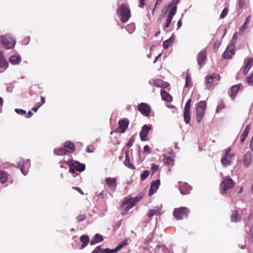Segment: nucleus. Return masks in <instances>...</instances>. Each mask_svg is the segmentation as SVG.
I'll return each mask as SVG.
<instances>
[{
  "label": "nucleus",
  "instance_id": "obj_13",
  "mask_svg": "<svg viewBox=\"0 0 253 253\" xmlns=\"http://www.w3.org/2000/svg\"><path fill=\"white\" fill-rule=\"evenodd\" d=\"M252 153L249 151L245 153L244 156L243 164L244 167L245 168H249L250 167L252 163Z\"/></svg>",
  "mask_w": 253,
  "mask_h": 253
},
{
  "label": "nucleus",
  "instance_id": "obj_53",
  "mask_svg": "<svg viewBox=\"0 0 253 253\" xmlns=\"http://www.w3.org/2000/svg\"><path fill=\"white\" fill-rule=\"evenodd\" d=\"M133 142H134V139L131 137L129 141L127 142V144H126V146L128 147H130L132 146L133 144Z\"/></svg>",
  "mask_w": 253,
  "mask_h": 253
},
{
  "label": "nucleus",
  "instance_id": "obj_37",
  "mask_svg": "<svg viewBox=\"0 0 253 253\" xmlns=\"http://www.w3.org/2000/svg\"><path fill=\"white\" fill-rule=\"evenodd\" d=\"M250 126L249 125L246 126L245 130L241 136V143H243L249 134Z\"/></svg>",
  "mask_w": 253,
  "mask_h": 253
},
{
  "label": "nucleus",
  "instance_id": "obj_64",
  "mask_svg": "<svg viewBox=\"0 0 253 253\" xmlns=\"http://www.w3.org/2000/svg\"><path fill=\"white\" fill-rule=\"evenodd\" d=\"M45 98L44 97L42 96L41 97V102H42V104H43L44 103H45Z\"/></svg>",
  "mask_w": 253,
  "mask_h": 253
},
{
  "label": "nucleus",
  "instance_id": "obj_62",
  "mask_svg": "<svg viewBox=\"0 0 253 253\" xmlns=\"http://www.w3.org/2000/svg\"><path fill=\"white\" fill-rule=\"evenodd\" d=\"M177 29H179L182 25V21L179 20L177 22Z\"/></svg>",
  "mask_w": 253,
  "mask_h": 253
},
{
  "label": "nucleus",
  "instance_id": "obj_16",
  "mask_svg": "<svg viewBox=\"0 0 253 253\" xmlns=\"http://www.w3.org/2000/svg\"><path fill=\"white\" fill-rule=\"evenodd\" d=\"M135 205V201L133 198H131L128 199H126L123 202L122 204V208L124 209L125 211L126 212L133 207Z\"/></svg>",
  "mask_w": 253,
  "mask_h": 253
},
{
  "label": "nucleus",
  "instance_id": "obj_7",
  "mask_svg": "<svg viewBox=\"0 0 253 253\" xmlns=\"http://www.w3.org/2000/svg\"><path fill=\"white\" fill-rule=\"evenodd\" d=\"M234 185L233 180L230 178L226 177L220 184L221 193L222 194L225 193L228 190L232 188Z\"/></svg>",
  "mask_w": 253,
  "mask_h": 253
},
{
  "label": "nucleus",
  "instance_id": "obj_47",
  "mask_svg": "<svg viewBox=\"0 0 253 253\" xmlns=\"http://www.w3.org/2000/svg\"><path fill=\"white\" fill-rule=\"evenodd\" d=\"M247 82L250 85H253V73L250 77L247 78Z\"/></svg>",
  "mask_w": 253,
  "mask_h": 253
},
{
  "label": "nucleus",
  "instance_id": "obj_19",
  "mask_svg": "<svg viewBox=\"0 0 253 253\" xmlns=\"http://www.w3.org/2000/svg\"><path fill=\"white\" fill-rule=\"evenodd\" d=\"M151 129V126L145 125L143 126L142 129L140 132V139L142 141H146L148 133Z\"/></svg>",
  "mask_w": 253,
  "mask_h": 253
},
{
  "label": "nucleus",
  "instance_id": "obj_61",
  "mask_svg": "<svg viewBox=\"0 0 253 253\" xmlns=\"http://www.w3.org/2000/svg\"><path fill=\"white\" fill-rule=\"evenodd\" d=\"M33 114L31 111H29L27 115H25L26 117L29 118L33 116Z\"/></svg>",
  "mask_w": 253,
  "mask_h": 253
},
{
  "label": "nucleus",
  "instance_id": "obj_14",
  "mask_svg": "<svg viewBox=\"0 0 253 253\" xmlns=\"http://www.w3.org/2000/svg\"><path fill=\"white\" fill-rule=\"evenodd\" d=\"M138 110L143 115L146 117L149 116L150 108L147 104L144 103L139 104L138 106Z\"/></svg>",
  "mask_w": 253,
  "mask_h": 253
},
{
  "label": "nucleus",
  "instance_id": "obj_26",
  "mask_svg": "<svg viewBox=\"0 0 253 253\" xmlns=\"http://www.w3.org/2000/svg\"><path fill=\"white\" fill-rule=\"evenodd\" d=\"M103 240V238L102 235L96 234L92 238L90 241V244L94 245L97 243L102 242Z\"/></svg>",
  "mask_w": 253,
  "mask_h": 253
},
{
  "label": "nucleus",
  "instance_id": "obj_45",
  "mask_svg": "<svg viewBox=\"0 0 253 253\" xmlns=\"http://www.w3.org/2000/svg\"><path fill=\"white\" fill-rule=\"evenodd\" d=\"M224 108V105L223 103H221L219 104L216 108V113H218L221 110H222Z\"/></svg>",
  "mask_w": 253,
  "mask_h": 253
},
{
  "label": "nucleus",
  "instance_id": "obj_4",
  "mask_svg": "<svg viewBox=\"0 0 253 253\" xmlns=\"http://www.w3.org/2000/svg\"><path fill=\"white\" fill-rule=\"evenodd\" d=\"M0 42L6 49L13 48L16 43L15 41L9 35H5L0 37Z\"/></svg>",
  "mask_w": 253,
  "mask_h": 253
},
{
  "label": "nucleus",
  "instance_id": "obj_50",
  "mask_svg": "<svg viewBox=\"0 0 253 253\" xmlns=\"http://www.w3.org/2000/svg\"><path fill=\"white\" fill-rule=\"evenodd\" d=\"M246 4V2L245 0H238V5L239 8L241 9L243 8Z\"/></svg>",
  "mask_w": 253,
  "mask_h": 253
},
{
  "label": "nucleus",
  "instance_id": "obj_24",
  "mask_svg": "<svg viewBox=\"0 0 253 253\" xmlns=\"http://www.w3.org/2000/svg\"><path fill=\"white\" fill-rule=\"evenodd\" d=\"M251 19V15H249L246 19V21L244 22L243 25L239 28V34H242L244 31L248 28V25L250 23Z\"/></svg>",
  "mask_w": 253,
  "mask_h": 253
},
{
  "label": "nucleus",
  "instance_id": "obj_46",
  "mask_svg": "<svg viewBox=\"0 0 253 253\" xmlns=\"http://www.w3.org/2000/svg\"><path fill=\"white\" fill-rule=\"evenodd\" d=\"M158 212V210H151L149 211V213H148V216L149 217H152L153 215L157 214V213Z\"/></svg>",
  "mask_w": 253,
  "mask_h": 253
},
{
  "label": "nucleus",
  "instance_id": "obj_29",
  "mask_svg": "<svg viewBox=\"0 0 253 253\" xmlns=\"http://www.w3.org/2000/svg\"><path fill=\"white\" fill-rule=\"evenodd\" d=\"M154 85L157 87L166 88L169 86V84L161 80H156L154 81Z\"/></svg>",
  "mask_w": 253,
  "mask_h": 253
},
{
  "label": "nucleus",
  "instance_id": "obj_27",
  "mask_svg": "<svg viewBox=\"0 0 253 253\" xmlns=\"http://www.w3.org/2000/svg\"><path fill=\"white\" fill-rule=\"evenodd\" d=\"M9 62L12 65H18L21 61V58L19 55H13L9 59Z\"/></svg>",
  "mask_w": 253,
  "mask_h": 253
},
{
  "label": "nucleus",
  "instance_id": "obj_55",
  "mask_svg": "<svg viewBox=\"0 0 253 253\" xmlns=\"http://www.w3.org/2000/svg\"><path fill=\"white\" fill-rule=\"evenodd\" d=\"M158 169H159V167L158 165H154V164L152 165L151 169L153 172H155V171H157Z\"/></svg>",
  "mask_w": 253,
  "mask_h": 253
},
{
  "label": "nucleus",
  "instance_id": "obj_35",
  "mask_svg": "<svg viewBox=\"0 0 253 253\" xmlns=\"http://www.w3.org/2000/svg\"><path fill=\"white\" fill-rule=\"evenodd\" d=\"M241 219V216L238 214V211L236 210H234L231 215V221L233 222H236L240 221Z\"/></svg>",
  "mask_w": 253,
  "mask_h": 253
},
{
  "label": "nucleus",
  "instance_id": "obj_39",
  "mask_svg": "<svg viewBox=\"0 0 253 253\" xmlns=\"http://www.w3.org/2000/svg\"><path fill=\"white\" fill-rule=\"evenodd\" d=\"M192 85V81L191 77L188 73H186V76L185 78V86L187 88H190Z\"/></svg>",
  "mask_w": 253,
  "mask_h": 253
},
{
  "label": "nucleus",
  "instance_id": "obj_28",
  "mask_svg": "<svg viewBox=\"0 0 253 253\" xmlns=\"http://www.w3.org/2000/svg\"><path fill=\"white\" fill-rule=\"evenodd\" d=\"M80 241L83 243L80 247V249H83L88 245L89 241V238L87 235H82L80 237Z\"/></svg>",
  "mask_w": 253,
  "mask_h": 253
},
{
  "label": "nucleus",
  "instance_id": "obj_17",
  "mask_svg": "<svg viewBox=\"0 0 253 253\" xmlns=\"http://www.w3.org/2000/svg\"><path fill=\"white\" fill-rule=\"evenodd\" d=\"M253 65V58H249L245 59L244 67L243 69L244 75L247 74Z\"/></svg>",
  "mask_w": 253,
  "mask_h": 253
},
{
  "label": "nucleus",
  "instance_id": "obj_38",
  "mask_svg": "<svg viewBox=\"0 0 253 253\" xmlns=\"http://www.w3.org/2000/svg\"><path fill=\"white\" fill-rule=\"evenodd\" d=\"M8 174L6 172L0 170V182L3 184L7 180Z\"/></svg>",
  "mask_w": 253,
  "mask_h": 253
},
{
  "label": "nucleus",
  "instance_id": "obj_33",
  "mask_svg": "<svg viewBox=\"0 0 253 253\" xmlns=\"http://www.w3.org/2000/svg\"><path fill=\"white\" fill-rule=\"evenodd\" d=\"M54 153L55 154L58 156L62 155H67V154L69 153V151L68 150V149H66L64 146H63L59 149H55L54 151Z\"/></svg>",
  "mask_w": 253,
  "mask_h": 253
},
{
  "label": "nucleus",
  "instance_id": "obj_21",
  "mask_svg": "<svg viewBox=\"0 0 253 253\" xmlns=\"http://www.w3.org/2000/svg\"><path fill=\"white\" fill-rule=\"evenodd\" d=\"M8 66V63L5 58L2 51H0V69L5 70Z\"/></svg>",
  "mask_w": 253,
  "mask_h": 253
},
{
  "label": "nucleus",
  "instance_id": "obj_22",
  "mask_svg": "<svg viewBox=\"0 0 253 253\" xmlns=\"http://www.w3.org/2000/svg\"><path fill=\"white\" fill-rule=\"evenodd\" d=\"M206 58V52L205 50H202L199 54L197 61L200 66H202L205 62Z\"/></svg>",
  "mask_w": 253,
  "mask_h": 253
},
{
  "label": "nucleus",
  "instance_id": "obj_54",
  "mask_svg": "<svg viewBox=\"0 0 253 253\" xmlns=\"http://www.w3.org/2000/svg\"><path fill=\"white\" fill-rule=\"evenodd\" d=\"M106 251H107L106 253H115L118 252L116 248L114 249H109L107 248L106 249Z\"/></svg>",
  "mask_w": 253,
  "mask_h": 253
},
{
  "label": "nucleus",
  "instance_id": "obj_52",
  "mask_svg": "<svg viewBox=\"0 0 253 253\" xmlns=\"http://www.w3.org/2000/svg\"><path fill=\"white\" fill-rule=\"evenodd\" d=\"M106 195V194L104 191H102L101 192H100L99 193H98L97 192L96 193V195L97 196L101 197L102 198H104Z\"/></svg>",
  "mask_w": 253,
  "mask_h": 253
},
{
  "label": "nucleus",
  "instance_id": "obj_20",
  "mask_svg": "<svg viewBox=\"0 0 253 253\" xmlns=\"http://www.w3.org/2000/svg\"><path fill=\"white\" fill-rule=\"evenodd\" d=\"M160 184V181L159 179H157L156 180L152 182L149 191V195L151 196L156 192L159 187Z\"/></svg>",
  "mask_w": 253,
  "mask_h": 253
},
{
  "label": "nucleus",
  "instance_id": "obj_41",
  "mask_svg": "<svg viewBox=\"0 0 253 253\" xmlns=\"http://www.w3.org/2000/svg\"><path fill=\"white\" fill-rule=\"evenodd\" d=\"M106 249H103L100 246L96 247L92 252V253H106Z\"/></svg>",
  "mask_w": 253,
  "mask_h": 253
},
{
  "label": "nucleus",
  "instance_id": "obj_18",
  "mask_svg": "<svg viewBox=\"0 0 253 253\" xmlns=\"http://www.w3.org/2000/svg\"><path fill=\"white\" fill-rule=\"evenodd\" d=\"M179 189L181 194L186 195L190 193L191 187L187 183H179Z\"/></svg>",
  "mask_w": 253,
  "mask_h": 253
},
{
  "label": "nucleus",
  "instance_id": "obj_57",
  "mask_svg": "<svg viewBox=\"0 0 253 253\" xmlns=\"http://www.w3.org/2000/svg\"><path fill=\"white\" fill-rule=\"evenodd\" d=\"M162 1H163V0H156L155 7H154V9L153 10V12H152L153 14H154V9L156 8V6H157V5L160 4L162 2Z\"/></svg>",
  "mask_w": 253,
  "mask_h": 253
},
{
  "label": "nucleus",
  "instance_id": "obj_25",
  "mask_svg": "<svg viewBox=\"0 0 253 253\" xmlns=\"http://www.w3.org/2000/svg\"><path fill=\"white\" fill-rule=\"evenodd\" d=\"M161 95L162 99L165 101L171 102L172 100L171 95L164 89L161 90Z\"/></svg>",
  "mask_w": 253,
  "mask_h": 253
},
{
  "label": "nucleus",
  "instance_id": "obj_48",
  "mask_svg": "<svg viewBox=\"0 0 253 253\" xmlns=\"http://www.w3.org/2000/svg\"><path fill=\"white\" fill-rule=\"evenodd\" d=\"M238 38V33L235 32L232 37V39L230 42L235 44L236 43V41Z\"/></svg>",
  "mask_w": 253,
  "mask_h": 253
},
{
  "label": "nucleus",
  "instance_id": "obj_6",
  "mask_svg": "<svg viewBox=\"0 0 253 253\" xmlns=\"http://www.w3.org/2000/svg\"><path fill=\"white\" fill-rule=\"evenodd\" d=\"M206 109V103L205 101H200L196 108L197 117L196 119L198 123H200L205 114V111Z\"/></svg>",
  "mask_w": 253,
  "mask_h": 253
},
{
  "label": "nucleus",
  "instance_id": "obj_1",
  "mask_svg": "<svg viewBox=\"0 0 253 253\" xmlns=\"http://www.w3.org/2000/svg\"><path fill=\"white\" fill-rule=\"evenodd\" d=\"M179 0H172L167 6H165L162 10V14L161 18H162L165 16V14L168 13L166 23L164 26V30L168 28L171 22L174 15L175 14L177 10V4Z\"/></svg>",
  "mask_w": 253,
  "mask_h": 253
},
{
  "label": "nucleus",
  "instance_id": "obj_34",
  "mask_svg": "<svg viewBox=\"0 0 253 253\" xmlns=\"http://www.w3.org/2000/svg\"><path fill=\"white\" fill-rule=\"evenodd\" d=\"M174 40V36L172 35L170 38L166 41H165L163 43V47L165 49H168L171 46Z\"/></svg>",
  "mask_w": 253,
  "mask_h": 253
},
{
  "label": "nucleus",
  "instance_id": "obj_10",
  "mask_svg": "<svg viewBox=\"0 0 253 253\" xmlns=\"http://www.w3.org/2000/svg\"><path fill=\"white\" fill-rule=\"evenodd\" d=\"M17 165L20 168L21 172L24 175H26L28 172V169L30 167L29 160H27L24 162L22 159H20L17 162Z\"/></svg>",
  "mask_w": 253,
  "mask_h": 253
},
{
  "label": "nucleus",
  "instance_id": "obj_23",
  "mask_svg": "<svg viewBox=\"0 0 253 253\" xmlns=\"http://www.w3.org/2000/svg\"><path fill=\"white\" fill-rule=\"evenodd\" d=\"M116 178H112L111 177H107L105 179L106 183L109 187L110 188L115 190L116 187Z\"/></svg>",
  "mask_w": 253,
  "mask_h": 253
},
{
  "label": "nucleus",
  "instance_id": "obj_36",
  "mask_svg": "<svg viewBox=\"0 0 253 253\" xmlns=\"http://www.w3.org/2000/svg\"><path fill=\"white\" fill-rule=\"evenodd\" d=\"M72 157L71 156H69V159L66 161L65 160V162L68 164L70 166L69 171L73 174L76 173V169L73 166V163L72 162Z\"/></svg>",
  "mask_w": 253,
  "mask_h": 253
},
{
  "label": "nucleus",
  "instance_id": "obj_58",
  "mask_svg": "<svg viewBox=\"0 0 253 253\" xmlns=\"http://www.w3.org/2000/svg\"><path fill=\"white\" fill-rule=\"evenodd\" d=\"M145 0H139V6L141 8H143L145 4Z\"/></svg>",
  "mask_w": 253,
  "mask_h": 253
},
{
  "label": "nucleus",
  "instance_id": "obj_59",
  "mask_svg": "<svg viewBox=\"0 0 253 253\" xmlns=\"http://www.w3.org/2000/svg\"><path fill=\"white\" fill-rule=\"evenodd\" d=\"M124 246V245H123V244H120L118 245V246L116 248L117 251L121 249Z\"/></svg>",
  "mask_w": 253,
  "mask_h": 253
},
{
  "label": "nucleus",
  "instance_id": "obj_11",
  "mask_svg": "<svg viewBox=\"0 0 253 253\" xmlns=\"http://www.w3.org/2000/svg\"><path fill=\"white\" fill-rule=\"evenodd\" d=\"M191 99H189L186 103L184 109V121L186 124H189L190 121V104H191Z\"/></svg>",
  "mask_w": 253,
  "mask_h": 253
},
{
  "label": "nucleus",
  "instance_id": "obj_9",
  "mask_svg": "<svg viewBox=\"0 0 253 253\" xmlns=\"http://www.w3.org/2000/svg\"><path fill=\"white\" fill-rule=\"evenodd\" d=\"M235 44L230 42L227 46L225 51L222 54V57L224 59H230L231 58L232 55L235 53Z\"/></svg>",
  "mask_w": 253,
  "mask_h": 253
},
{
  "label": "nucleus",
  "instance_id": "obj_44",
  "mask_svg": "<svg viewBox=\"0 0 253 253\" xmlns=\"http://www.w3.org/2000/svg\"><path fill=\"white\" fill-rule=\"evenodd\" d=\"M228 12V9L227 8H224L220 14V18H224L227 15Z\"/></svg>",
  "mask_w": 253,
  "mask_h": 253
},
{
  "label": "nucleus",
  "instance_id": "obj_31",
  "mask_svg": "<svg viewBox=\"0 0 253 253\" xmlns=\"http://www.w3.org/2000/svg\"><path fill=\"white\" fill-rule=\"evenodd\" d=\"M73 166L75 169H76V170L80 172H82L85 169V165L83 164H80L78 162L73 161Z\"/></svg>",
  "mask_w": 253,
  "mask_h": 253
},
{
  "label": "nucleus",
  "instance_id": "obj_3",
  "mask_svg": "<svg viewBox=\"0 0 253 253\" xmlns=\"http://www.w3.org/2000/svg\"><path fill=\"white\" fill-rule=\"evenodd\" d=\"M220 77L218 74H212L205 77V85L207 88L211 89L217 84Z\"/></svg>",
  "mask_w": 253,
  "mask_h": 253
},
{
  "label": "nucleus",
  "instance_id": "obj_15",
  "mask_svg": "<svg viewBox=\"0 0 253 253\" xmlns=\"http://www.w3.org/2000/svg\"><path fill=\"white\" fill-rule=\"evenodd\" d=\"M164 162L165 164L172 166L174 164V155L172 151L164 155Z\"/></svg>",
  "mask_w": 253,
  "mask_h": 253
},
{
  "label": "nucleus",
  "instance_id": "obj_2",
  "mask_svg": "<svg viewBox=\"0 0 253 253\" xmlns=\"http://www.w3.org/2000/svg\"><path fill=\"white\" fill-rule=\"evenodd\" d=\"M118 17L123 23H126L130 17V10L125 4H118L117 9Z\"/></svg>",
  "mask_w": 253,
  "mask_h": 253
},
{
  "label": "nucleus",
  "instance_id": "obj_42",
  "mask_svg": "<svg viewBox=\"0 0 253 253\" xmlns=\"http://www.w3.org/2000/svg\"><path fill=\"white\" fill-rule=\"evenodd\" d=\"M15 111L17 114L19 115L22 116H25L27 115L26 111L21 109H15Z\"/></svg>",
  "mask_w": 253,
  "mask_h": 253
},
{
  "label": "nucleus",
  "instance_id": "obj_51",
  "mask_svg": "<svg viewBox=\"0 0 253 253\" xmlns=\"http://www.w3.org/2000/svg\"><path fill=\"white\" fill-rule=\"evenodd\" d=\"M142 197H143L142 195L139 194L137 196H136L134 198H133L134 201H135V204H136V203L139 202L140 201V200H141L142 198Z\"/></svg>",
  "mask_w": 253,
  "mask_h": 253
},
{
  "label": "nucleus",
  "instance_id": "obj_8",
  "mask_svg": "<svg viewBox=\"0 0 253 253\" xmlns=\"http://www.w3.org/2000/svg\"><path fill=\"white\" fill-rule=\"evenodd\" d=\"M231 149L228 148L225 152L223 157L221 160L222 165L224 167H227L231 165L232 158L235 156L234 153H231Z\"/></svg>",
  "mask_w": 253,
  "mask_h": 253
},
{
  "label": "nucleus",
  "instance_id": "obj_30",
  "mask_svg": "<svg viewBox=\"0 0 253 253\" xmlns=\"http://www.w3.org/2000/svg\"><path fill=\"white\" fill-rule=\"evenodd\" d=\"M66 149H68L69 153H73L75 150V146L74 144L70 141H66L63 144Z\"/></svg>",
  "mask_w": 253,
  "mask_h": 253
},
{
  "label": "nucleus",
  "instance_id": "obj_60",
  "mask_svg": "<svg viewBox=\"0 0 253 253\" xmlns=\"http://www.w3.org/2000/svg\"><path fill=\"white\" fill-rule=\"evenodd\" d=\"M74 189H76V190H77L79 192H80L81 194L83 195L84 194V193L83 192V191L79 188V187H73Z\"/></svg>",
  "mask_w": 253,
  "mask_h": 253
},
{
  "label": "nucleus",
  "instance_id": "obj_56",
  "mask_svg": "<svg viewBox=\"0 0 253 253\" xmlns=\"http://www.w3.org/2000/svg\"><path fill=\"white\" fill-rule=\"evenodd\" d=\"M149 147L148 146V145H145L144 147V152H145V153H150V151H149Z\"/></svg>",
  "mask_w": 253,
  "mask_h": 253
},
{
  "label": "nucleus",
  "instance_id": "obj_32",
  "mask_svg": "<svg viewBox=\"0 0 253 253\" xmlns=\"http://www.w3.org/2000/svg\"><path fill=\"white\" fill-rule=\"evenodd\" d=\"M125 155H126V158H125V161H124V165L130 169H135L134 166L130 162V160H129V157L128 156V152H126L125 153Z\"/></svg>",
  "mask_w": 253,
  "mask_h": 253
},
{
  "label": "nucleus",
  "instance_id": "obj_5",
  "mask_svg": "<svg viewBox=\"0 0 253 253\" xmlns=\"http://www.w3.org/2000/svg\"><path fill=\"white\" fill-rule=\"evenodd\" d=\"M189 210L186 207H180L174 210L173 214L177 220H181L187 216Z\"/></svg>",
  "mask_w": 253,
  "mask_h": 253
},
{
  "label": "nucleus",
  "instance_id": "obj_12",
  "mask_svg": "<svg viewBox=\"0 0 253 253\" xmlns=\"http://www.w3.org/2000/svg\"><path fill=\"white\" fill-rule=\"evenodd\" d=\"M129 121L126 119H123L119 121V127L114 131L115 132L124 133L127 128Z\"/></svg>",
  "mask_w": 253,
  "mask_h": 253
},
{
  "label": "nucleus",
  "instance_id": "obj_49",
  "mask_svg": "<svg viewBox=\"0 0 253 253\" xmlns=\"http://www.w3.org/2000/svg\"><path fill=\"white\" fill-rule=\"evenodd\" d=\"M86 218V215L85 214H80L77 216V219L78 221L81 222Z\"/></svg>",
  "mask_w": 253,
  "mask_h": 253
},
{
  "label": "nucleus",
  "instance_id": "obj_63",
  "mask_svg": "<svg viewBox=\"0 0 253 253\" xmlns=\"http://www.w3.org/2000/svg\"><path fill=\"white\" fill-rule=\"evenodd\" d=\"M161 55H162V53H160L158 55H157L155 57V60H154L153 63H155L157 62V61L158 60V59L161 56Z\"/></svg>",
  "mask_w": 253,
  "mask_h": 253
},
{
  "label": "nucleus",
  "instance_id": "obj_40",
  "mask_svg": "<svg viewBox=\"0 0 253 253\" xmlns=\"http://www.w3.org/2000/svg\"><path fill=\"white\" fill-rule=\"evenodd\" d=\"M240 84H236L235 85H233L231 88V97H234L236 95L238 91L240 89Z\"/></svg>",
  "mask_w": 253,
  "mask_h": 253
},
{
  "label": "nucleus",
  "instance_id": "obj_43",
  "mask_svg": "<svg viewBox=\"0 0 253 253\" xmlns=\"http://www.w3.org/2000/svg\"><path fill=\"white\" fill-rule=\"evenodd\" d=\"M149 171L148 170H144L141 174V179L142 180H145L149 175Z\"/></svg>",
  "mask_w": 253,
  "mask_h": 253
}]
</instances>
